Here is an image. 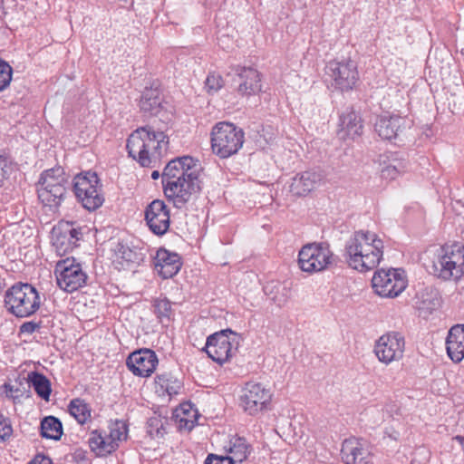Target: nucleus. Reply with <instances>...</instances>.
Returning a JSON list of instances; mask_svg holds the SVG:
<instances>
[{
  "label": "nucleus",
  "mask_w": 464,
  "mask_h": 464,
  "mask_svg": "<svg viewBox=\"0 0 464 464\" xmlns=\"http://www.w3.org/2000/svg\"><path fill=\"white\" fill-rule=\"evenodd\" d=\"M383 249V241L376 233L358 230L346 240L343 256L349 267L365 273L378 266Z\"/></svg>",
  "instance_id": "nucleus-1"
},
{
  "label": "nucleus",
  "mask_w": 464,
  "mask_h": 464,
  "mask_svg": "<svg viewBox=\"0 0 464 464\" xmlns=\"http://www.w3.org/2000/svg\"><path fill=\"white\" fill-rule=\"evenodd\" d=\"M168 144L169 138L163 131L147 125L138 128L129 136L126 149L129 156L141 167L150 168L160 160Z\"/></svg>",
  "instance_id": "nucleus-2"
},
{
  "label": "nucleus",
  "mask_w": 464,
  "mask_h": 464,
  "mask_svg": "<svg viewBox=\"0 0 464 464\" xmlns=\"http://www.w3.org/2000/svg\"><path fill=\"white\" fill-rule=\"evenodd\" d=\"M4 306L9 314L16 318L30 317L41 306L39 292L31 284L15 283L5 290Z\"/></svg>",
  "instance_id": "nucleus-3"
},
{
  "label": "nucleus",
  "mask_w": 464,
  "mask_h": 464,
  "mask_svg": "<svg viewBox=\"0 0 464 464\" xmlns=\"http://www.w3.org/2000/svg\"><path fill=\"white\" fill-rule=\"evenodd\" d=\"M210 136L212 151L221 159L237 154L245 141L243 130L227 121L216 123L211 130Z\"/></svg>",
  "instance_id": "nucleus-4"
},
{
  "label": "nucleus",
  "mask_w": 464,
  "mask_h": 464,
  "mask_svg": "<svg viewBox=\"0 0 464 464\" xmlns=\"http://www.w3.org/2000/svg\"><path fill=\"white\" fill-rule=\"evenodd\" d=\"M72 190L77 201L90 212L101 208L104 202L102 185L96 172L86 171L76 175Z\"/></svg>",
  "instance_id": "nucleus-5"
},
{
  "label": "nucleus",
  "mask_w": 464,
  "mask_h": 464,
  "mask_svg": "<svg viewBox=\"0 0 464 464\" xmlns=\"http://www.w3.org/2000/svg\"><path fill=\"white\" fill-rule=\"evenodd\" d=\"M333 262L334 253L326 243L307 244L298 254L300 269L309 274L326 270Z\"/></svg>",
  "instance_id": "nucleus-6"
},
{
  "label": "nucleus",
  "mask_w": 464,
  "mask_h": 464,
  "mask_svg": "<svg viewBox=\"0 0 464 464\" xmlns=\"http://www.w3.org/2000/svg\"><path fill=\"white\" fill-rule=\"evenodd\" d=\"M237 334L230 329L215 333L207 338L205 351L209 358L223 364L237 350Z\"/></svg>",
  "instance_id": "nucleus-7"
},
{
  "label": "nucleus",
  "mask_w": 464,
  "mask_h": 464,
  "mask_svg": "<svg viewBox=\"0 0 464 464\" xmlns=\"http://www.w3.org/2000/svg\"><path fill=\"white\" fill-rule=\"evenodd\" d=\"M326 81L342 92L352 90L359 79L357 65L354 61H330L325 67Z\"/></svg>",
  "instance_id": "nucleus-8"
},
{
  "label": "nucleus",
  "mask_w": 464,
  "mask_h": 464,
  "mask_svg": "<svg viewBox=\"0 0 464 464\" xmlns=\"http://www.w3.org/2000/svg\"><path fill=\"white\" fill-rule=\"evenodd\" d=\"M372 285L377 295L382 297L393 298L402 293L408 282L402 269H380L372 279Z\"/></svg>",
  "instance_id": "nucleus-9"
},
{
  "label": "nucleus",
  "mask_w": 464,
  "mask_h": 464,
  "mask_svg": "<svg viewBox=\"0 0 464 464\" xmlns=\"http://www.w3.org/2000/svg\"><path fill=\"white\" fill-rule=\"evenodd\" d=\"M272 396L270 389L266 388L262 383L249 382L242 390L240 406L246 414L256 416L268 410Z\"/></svg>",
  "instance_id": "nucleus-10"
},
{
  "label": "nucleus",
  "mask_w": 464,
  "mask_h": 464,
  "mask_svg": "<svg viewBox=\"0 0 464 464\" xmlns=\"http://www.w3.org/2000/svg\"><path fill=\"white\" fill-rule=\"evenodd\" d=\"M198 160L190 156H183L171 160L164 168L161 174L163 186H169V191L177 189V180L184 177L190 178L193 175H199Z\"/></svg>",
  "instance_id": "nucleus-11"
},
{
  "label": "nucleus",
  "mask_w": 464,
  "mask_h": 464,
  "mask_svg": "<svg viewBox=\"0 0 464 464\" xmlns=\"http://www.w3.org/2000/svg\"><path fill=\"white\" fill-rule=\"evenodd\" d=\"M55 274L58 286L67 293H72L86 284L87 275L74 259L59 261Z\"/></svg>",
  "instance_id": "nucleus-12"
},
{
  "label": "nucleus",
  "mask_w": 464,
  "mask_h": 464,
  "mask_svg": "<svg viewBox=\"0 0 464 464\" xmlns=\"http://www.w3.org/2000/svg\"><path fill=\"white\" fill-rule=\"evenodd\" d=\"M405 348L404 336L399 332H389L375 343L374 353L385 364L402 358Z\"/></svg>",
  "instance_id": "nucleus-13"
},
{
  "label": "nucleus",
  "mask_w": 464,
  "mask_h": 464,
  "mask_svg": "<svg viewBox=\"0 0 464 464\" xmlns=\"http://www.w3.org/2000/svg\"><path fill=\"white\" fill-rule=\"evenodd\" d=\"M144 219L153 234L163 236L170 225L169 209L163 200L155 199L146 207Z\"/></svg>",
  "instance_id": "nucleus-14"
},
{
  "label": "nucleus",
  "mask_w": 464,
  "mask_h": 464,
  "mask_svg": "<svg viewBox=\"0 0 464 464\" xmlns=\"http://www.w3.org/2000/svg\"><path fill=\"white\" fill-rule=\"evenodd\" d=\"M177 189L169 191V186H163V191L169 201H171L175 208H182L190 199L193 194L200 190L199 175H193L190 178L184 177L177 180Z\"/></svg>",
  "instance_id": "nucleus-15"
},
{
  "label": "nucleus",
  "mask_w": 464,
  "mask_h": 464,
  "mask_svg": "<svg viewBox=\"0 0 464 464\" xmlns=\"http://www.w3.org/2000/svg\"><path fill=\"white\" fill-rule=\"evenodd\" d=\"M159 360L154 351L143 348L132 352L126 360L128 369L136 376H150L158 365Z\"/></svg>",
  "instance_id": "nucleus-16"
},
{
  "label": "nucleus",
  "mask_w": 464,
  "mask_h": 464,
  "mask_svg": "<svg viewBox=\"0 0 464 464\" xmlns=\"http://www.w3.org/2000/svg\"><path fill=\"white\" fill-rule=\"evenodd\" d=\"M114 265L119 270H134L146 256L144 247L129 246L123 242H118L114 248Z\"/></svg>",
  "instance_id": "nucleus-17"
},
{
  "label": "nucleus",
  "mask_w": 464,
  "mask_h": 464,
  "mask_svg": "<svg viewBox=\"0 0 464 464\" xmlns=\"http://www.w3.org/2000/svg\"><path fill=\"white\" fill-rule=\"evenodd\" d=\"M238 81L237 92L242 96L256 95L262 90L261 73L254 67L237 65L232 68Z\"/></svg>",
  "instance_id": "nucleus-18"
},
{
  "label": "nucleus",
  "mask_w": 464,
  "mask_h": 464,
  "mask_svg": "<svg viewBox=\"0 0 464 464\" xmlns=\"http://www.w3.org/2000/svg\"><path fill=\"white\" fill-rule=\"evenodd\" d=\"M182 263L177 253L160 248L154 257V266L157 273L164 279L171 278L180 270Z\"/></svg>",
  "instance_id": "nucleus-19"
},
{
  "label": "nucleus",
  "mask_w": 464,
  "mask_h": 464,
  "mask_svg": "<svg viewBox=\"0 0 464 464\" xmlns=\"http://www.w3.org/2000/svg\"><path fill=\"white\" fill-rule=\"evenodd\" d=\"M323 179V174L316 170L298 173L292 179L290 191L295 196H305L319 186Z\"/></svg>",
  "instance_id": "nucleus-20"
},
{
  "label": "nucleus",
  "mask_w": 464,
  "mask_h": 464,
  "mask_svg": "<svg viewBox=\"0 0 464 464\" xmlns=\"http://www.w3.org/2000/svg\"><path fill=\"white\" fill-rule=\"evenodd\" d=\"M446 350L452 362H460L464 359V324H456L450 329Z\"/></svg>",
  "instance_id": "nucleus-21"
},
{
  "label": "nucleus",
  "mask_w": 464,
  "mask_h": 464,
  "mask_svg": "<svg viewBox=\"0 0 464 464\" xmlns=\"http://www.w3.org/2000/svg\"><path fill=\"white\" fill-rule=\"evenodd\" d=\"M405 119L397 115L380 116L374 125L375 131L383 139L391 140L405 127Z\"/></svg>",
  "instance_id": "nucleus-22"
},
{
  "label": "nucleus",
  "mask_w": 464,
  "mask_h": 464,
  "mask_svg": "<svg viewBox=\"0 0 464 464\" xmlns=\"http://www.w3.org/2000/svg\"><path fill=\"white\" fill-rule=\"evenodd\" d=\"M360 116L353 110H347L340 115L338 136L342 140L354 139L362 132Z\"/></svg>",
  "instance_id": "nucleus-23"
},
{
  "label": "nucleus",
  "mask_w": 464,
  "mask_h": 464,
  "mask_svg": "<svg viewBox=\"0 0 464 464\" xmlns=\"http://www.w3.org/2000/svg\"><path fill=\"white\" fill-rule=\"evenodd\" d=\"M88 442L91 450L97 457H105L119 447V444L113 442V440H111L106 432L99 430L91 431Z\"/></svg>",
  "instance_id": "nucleus-24"
},
{
  "label": "nucleus",
  "mask_w": 464,
  "mask_h": 464,
  "mask_svg": "<svg viewBox=\"0 0 464 464\" xmlns=\"http://www.w3.org/2000/svg\"><path fill=\"white\" fill-rule=\"evenodd\" d=\"M432 273L443 280H459L464 276L462 267L436 254L431 266Z\"/></svg>",
  "instance_id": "nucleus-25"
},
{
  "label": "nucleus",
  "mask_w": 464,
  "mask_h": 464,
  "mask_svg": "<svg viewBox=\"0 0 464 464\" xmlns=\"http://www.w3.org/2000/svg\"><path fill=\"white\" fill-rule=\"evenodd\" d=\"M140 111L148 116H155L162 109V95L158 87L145 88L140 100Z\"/></svg>",
  "instance_id": "nucleus-26"
},
{
  "label": "nucleus",
  "mask_w": 464,
  "mask_h": 464,
  "mask_svg": "<svg viewBox=\"0 0 464 464\" xmlns=\"http://www.w3.org/2000/svg\"><path fill=\"white\" fill-rule=\"evenodd\" d=\"M68 188L69 185L39 187L38 198L44 206L57 208L65 198Z\"/></svg>",
  "instance_id": "nucleus-27"
},
{
  "label": "nucleus",
  "mask_w": 464,
  "mask_h": 464,
  "mask_svg": "<svg viewBox=\"0 0 464 464\" xmlns=\"http://www.w3.org/2000/svg\"><path fill=\"white\" fill-rule=\"evenodd\" d=\"M342 459L346 464H365L367 450L356 440H345L341 450Z\"/></svg>",
  "instance_id": "nucleus-28"
},
{
  "label": "nucleus",
  "mask_w": 464,
  "mask_h": 464,
  "mask_svg": "<svg viewBox=\"0 0 464 464\" xmlns=\"http://www.w3.org/2000/svg\"><path fill=\"white\" fill-rule=\"evenodd\" d=\"M156 392L160 395L172 397L179 393L182 382L170 372H163L155 377Z\"/></svg>",
  "instance_id": "nucleus-29"
},
{
  "label": "nucleus",
  "mask_w": 464,
  "mask_h": 464,
  "mask_svg": "<svg viewBox=\"0 0 464 464\" xmlns=\"http://www.w3.org/2000/svg\"><path fill=\"white\" fill-rule=\"evenodd\" d=\"M264 292L278 307L285 305L290 298V286L285 282H268L264 286Z\"/></svg>",
  "instance_id": "nucleus-30"
},
{
  "label": "nucleus",
  "mask_w": 464,
  "mask_h": 464,
  "mask_svg": "<svg viewBox=\"0 0 464 464\" xmlns=\"http://www.w3.org/2000/svg\"><path fill=\"white\" fill-rule=\"evenodd\" d=\"M228 457L233 464L244 461L251 452V445L244 437L234 436L230 439L228 445L226 447Z\"/></svg>",
  "instance_id": "nucleus-31"
},
{
  "label": "nucleus",
  "mask_w": 464,
  "mask_h": 464,
  "mask_svg": "<svg viewBox=\"0 0 464 464\" xmlns=\"http://www.w3.org/2000/svg\"><path fill=\"white\" fill-rule=\"evenodd\" d=\"M24 382L27 384L28 389L32 386L40 398L45 401L49 400L52 392L51 382L45 375L37 371L30 372L27 374V378L24 379Z\"/></svg>",
  "instance_id": "nucleus-32"
},
{
  "label": "nucleus",
  "mask_w": 464,
  "mask_h": 464,
  "mask_svg": "<svg viewBox=\"0 0 464 464\" xmlns=\"http://www.w3.org/2000/svg\"><path fill=\"white\" fill-rule=\"evenodd\" d=\"M40 187L69 185V178L62 167H55L44 170L39 179Z\"/></svg>",
  "instance_id": "nucleus-33"
},
{
  "label": "nucleus",
  "mask_w": 464,
  "mask_h": 464,
  "mask_svg": "<svg viewBox=\"0 0 464 464\" xmlns=\"http://www.w3.org/2000/svg\"><path fill=\"white\" fill-rule=\"evenodd\" d=\"M40 433L43 438L59 440L63 435V424L54 416L44 417L40 424Z\"/></svg>",
  "instance_id": "nucleus-34"
},
{
  "label": "nucleus",
  "mask_w": 464,
  "mask_h": 464,
  "mask_svg": "<svg viewBox=\"0 0 464 464\" xmlns=\"http://www.w3.org/2000/svg\"><path fill=\"white\" fill-rule=\"evenodd\" d=\"M437 255L452 261L457 268L462 267L464 270V246L457 243L445 245L438 250Z\"/></svg>",
  "instance_id": "nucleus-35"
},
{
  "label": "nucleus",
  "mask_w": 464,
  "mask_h": 464,
  "mask_svg": "<svg viewBox=\"0 0 464 464\" xmlns=\"http://www.w3.org/2000/svg\"><path fill=\"white\" fill-rule=\"evenodd\" d=\"M181 414H177L179 429L180 430L190 431L198 422V411L192 408L189 403L181 406Z\"/></svg>",
  "instance_id": "nucleus-36"
},
{
  "label": "nucleus",
  "mask_w": 464,
  "mask_h": 464,
  "mask_svg": "<svg viewBox=\"0 0 464 464\" xmlns=\"http://www.w3.org/2000/svg\"><path fill=\"white\" fill-rule=\"evenodd\" d=\"M70 414L79 424H84L91 419V408L88 403L80 398L71 401L68 407Z\"/></svg>",
  "instance_id": "nucleus-37"
},
{
  "label": "nucleus",
  "mask_w": 464,
  "mask_h": 464,
  "mask_svg": "<svg viewBox=\"0 0 464 464\" xmlns=\"http://www.w3.org/2000/svg\"><path fill=\"white\" fill-rule=\"evenodd\" d=\"M154 314L163 323L164 320L170 321L174 314L171 303L166 296H160L152 301Z\"/></svg>",
  "instance_id": "nucleus-38"
},
{
  "label": "nucleus",
  "mask_w": 464,
  "mask_h": 464,
  "mask_svg": "<svg viewBox=\"0 0 464 464\" xmlns=\"http://www.w3.org/2000/svg\"><path fill=\"white\" fill-rule=\"evenodd\" d=\"M53 245L61 256L66 255L75 247L70 240V237L60 229H53Z\"/></svg>",
  "instance_id": "nucleus-39"
},
{
  "label": "nucleus",
  "mask_w": 464,
  "mask_h": 464,
  "mask_svg": "<svg viewBox=\"0 0 464 464\" xmlns=\"http://www.w3.org/2000/svg\"><path fill=\"white\" fill-rule=\"evenodd\" d=\"M168 419L154 415L147 420V433L151 439H160L166 433L165 425Z\"/></svg>",
  "instance_id": "nucleus-40"
},
{
  "label": "nucleus",
  "mask_w": 464,
  "mask_h": 464,
  "mask_svg": "<svg viewBox=\"0 0 464 464\" xmlns=\"http://www.w3.org/2000/svg\"><path fill=\"white\" fill-rule=\"evenodd\" d=\"M16 382H18V386L10 384V383H4L3 389L5 391V396L8 399H11L14 403L19 401L21 397H23L24 394L26 396H29L30 390L28 387L26 388L24 386V381L22 380H16Z\"/></svg>",
  "instance_id": "nucleus-41"
},
{
  "label": "nucleus",
  "mask_w": 464,
  "mask_h": 464,
  "mask_svg": "<svg viewBox=\"0 0 464 464\" xmlns=\"http://www.w3.org/2000/svg\"><path fill=\"white\" fill-rule=\"evenodd\" d=\"M128 428L125 422L121 420H116L110 427V433L108 434L111 440H113V442L119 443V441L124 440L127 439Z\"/></svg>",
  "instance_id": "nucleus-42"
},
{
  "label": "nucleus",
  "mask_w": 464,
  "mask_h": 464,
  "mask_svg": "<svg viewBox=\"0 0 464 464\" xmlns=\"http://www.w3.org/2000/svg\"><path fill=\"white\" fill-rule=\"evenodd\" d=\"M12 74V67L6 62L0 59V92L10 84Z\"/></svg>",
  "instance_id": "nucleus-43"
},
{
  "label": "nucleus",
  "mask_w": 464,
  "mask_h": 464,
  "mask_svg": "<svg viewBox=\"0 0 464 464\" xmlns=\"http://www.w3.org/2000/svg\"><path fill=\"white\" fill-rule=\"evenodd\" d=\"M224 84V81L219 74L211 72L208 75L205 87L209 93H214L219 91Z\"/></svg>",
  "instance_id": "nucleus-44"
},
{
  "label": "nucleus",
  "mask_w": 464,
  "mask_h": 464,
  "mask_svg": "<svg viewBox=\"0 0 464 464\" xmlns=\"http://www.w3.org/2000/svg\"><path fill=\"white\" fill-rule=\"evenodd\" d=\"M13 434V428L9 418L0 413V442L6 441Z\"/></svg>",
  "instance_id": "nucleus-45"
},
{
  "label": "nucleus",
  "mask_w": 464,
  "mask_h": 464,
  "mask_svg": "<svg viewBox=\"0 0 464 464\" xmlns=\"http://www.w3.org/2000/svg\"><path fill=\"white\" fill-rule=\"evenodd\" d=\"M402 169L403 168L401 166V163L398 165L389 164L382 169V176L384 179H394L402 172Z\"/></svg>",
  "instance_id": "nucleus-46"
},
{
  "label": "nucleus",
  "mask_w": 464,
  "mask_h": 464,
  "mask_svg": "<svg viewBox=\"0 0 464 464\" xmlns=\"http://www.w3.org/2000/svg\"><path fill=\"white\" fill-rule=\"evenodd\" d=\"M383 420L386 418H391L393 420H398L397 417L401 416L400 409L395 403H387L383 408Z\"/></svg>",
  "instance_id": "nucleus-47"
},
{
  "label": "nucleus",
  "mask_w": 464,
  "mask_h": 464,
  "mask_svg": "<svg viewBox=\"0 0 464 464\" xmlns=\"http://www.w3.org/2000/svg\"><path fill=\"white\" fill-rule=\"evenodd\" d=\"M204 464H233V462L228 457L208 454Z\"/></svg>",
  "instance_id": "nucleus-48"
},
{
  "label": "nucleus",
  "mask_w": 464,
  "mask_h": 464,
  "mask_svg": "<svg viewBox=\"0 0 464 464\" xmlns=\"http://www.w3.org/2000/svg\"><path fill=\"white\" fill-rule=\"evenodd\" d=\"M41 327L40 323H35L34 321L24 322L20 326V332L23 334H34L36 330Z\"/></svg>",
  "instance_id": "nucleus-49"
},
{
  "label": "nucleus",
  "mask_w": 464,
  "mask_h": 464,
  "mask_svg": "<svg viewBox=\"0 0 464 464\" xmlns=\"http://www.w3.org/2000/svg\"><path fill=\"white\" fill-rule=\"evenodd\" d=\"M63 231L68 235V237H70V240L74 245V246H76V243L81 239L82 235L81 230L74 227H68Z\"/></svg>",
  "instance_id": "nucleus-50"
},
{
  "label": "nucleus",
  "mask_w": 464,
  "mask_h": 464,
  "mask_svg": "<svg viewBox=\"0 0 464 464\" xmlns=\"http://www.w3.org/2000/svg\"><path fill=\"white\" fill-rule=\"evenodd\" d=\"M7 160L5 157L0 155V188L3 187L4 181L6 179Z\"/></svg>",
  "instance_id": "nucleus-51"
},
{
  "label": "nucleus",
  "mask_w": 464,
  "mask_h": 464,
  "mask_svg": "<svg viewBox=\"0 0 464 464\" xmlns=\"http://www.w3.org/2000/svg\"><path fill=\"white\" fill-rule=\"evenodd\" d=\"M384 434L393 440H398L400 438V431L394 427H387L384 430Z\"/></svg>",
  "instance_id": "nucleus-52"
},
{
  "label": "nucleus",
  "mask_w": 464,
  "mask_h": 464,
  "mask_svg": "<svg viewBox=\"0 0 464 464\" xmlns=\"http://www.w3.org/2000/svg\"><path fill=\"white\" fill-rule=\"evenodd\" d=\"M29 464H52V460L47 457H36Z\"/></svg>",
  "instance_id": "nucleus-53"
},
{
  "label": "nucleus",
  "mask_w": 464,
  "mask_h": 464,
  "mask_svg": "<svg viewBox=\"0 0 464 464\" xmlns=\"http://www.w3.org/2000/svg\"><path fill=\"white\" fill-rule=\"evenodd\" d=\"M453 440L458 441L461 446H464V436L457 435Z\"/></svg>",
  "instance_id": "nucleus-54"
},
{
  "label": "nucleus",
  "mask_w": 464,
  "mask_h": 464,
  "mask_svg": "<svg viewBox=\"0 0 464 464\" xmlns=\"http://www.w3.org/2000/svg\"><path fill=\"white\" fill-rule=\"evenodd\" d=\"M160 174L158 170H154L151 173V179H158L160 178Z\"/></svg>",
  "instance_id": "nucleus-55"
},
{
  "label": "nucleus",
  "mask_w": 464,
  "mask_h": 464,
  "mask_svg": "<svg viewBox=\"0 0 464 464\" xmlns=\"http://www.w3.org/2000/svg\"><path fill=\"white\" fill-rule=\"evenodd\" d=\"M186 417H187V418H189V419H193V417H192L191 413H190V414H187V415H186Z\"/></svg>",
  "instance_id": "nucleus-56"
}]
</instances>
